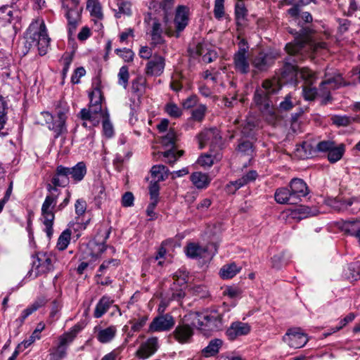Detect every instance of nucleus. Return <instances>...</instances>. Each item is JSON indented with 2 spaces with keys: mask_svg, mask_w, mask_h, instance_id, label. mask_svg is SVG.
<instances>
[{
  "mask_svg": "<svg viewBox=\"0 0 360 360\" xmlns=\"http://www.w3.org/2000/svg\"><path fill=\"white\" fill-rule=\"evenodd\" d=\"M295 37L293 42H290L285 45V50L290 56H295L296 59L292 61L288 59L282 70V77L287 80H292L298 74L306 82L311 85L315 80L314 73L308 68H302L299 69L297 65L298 60H302L305 55H311L318 53L321 50H327L328 44L324 41H315L312 40L308 32H304L302 30Z\"/></svg>",
  "mask_w": 360,
  "mask_h": 360,
  "instance_id": "1",
  "label": "nucleus"
},
{
  "mask_svg": "<svg viewBox=\"0 0 360 360\" xmlns=\"http://www.w3.org/2000/svg\"><path fill=\"white\" fill-rule=\"evenodd\" d=\"M69 169L66 167L59 165L57 167L56 174L51 179V184H48L47 188L51 193L47 195L41 206V221L44 231L50 239L53 234V221L55 215L53 212L57 202V186L65 187L69 184Z\"/></svg>",
  "mask_w": 360,
  "mask_h": 360,
  "instance_id": "2",
  "label": "nucleus"
},
{
  "mask_svg": "<svg viewBox=\"0 0 360 360\" xmlns=\"http://www.w3.org/2000/svg\"><path fill=\"white\" fill-rule=\"evenodd\" d=\"M25 39L24 49H27V53L34 49L37 45L40 56H44L47 53L51 39L42 19L37 18L32 22L27 29Z\"/></svg>",
  "mask_w": 360,
  "mask_h": 360,
  "instance_id": "3",
  "label": "nucleus"
},
{
  "mask_svg": "<svg viewBox=\"0 0 360 360\" xmlns=\"http://www.w3.org/2000/svg\"><path fill=\"white\" fill-rule=\"evenodd\" d=\"M281 86L277 82L265 80L255 93L254 101L270 122L276 120L275 110L271 99V95L278 92Z\"/></svg>",
  "mask_w": 360,
  "mask_h": 360,
  "instance_id": "4",
  "label": "nucleus"
},
{
  "mask_svg": "<svg viewBox=\"0 0 360 360\" xmlns=\"http://www.w3.org/2000/svg\"><path fill=\"white\" fill-rule=\"evenodd\" d=\"M89 98L88 108H83L80 111V117L84 121L83 125L85 127L98 126L108 112L107 109H103V96L100 89L95 88L89 93Z\"/></svg>",
  "mask_w": 360,
  "mask_h": 360,
  "instance_id": "5",
  "label": "nucleus"
},
{
  "mask_svg": "<svg viewBox=\"0 0 360 360\" xmlns=\"http://www.w3.org/2000/svg\"><path fill=\"white\" fill-rule=\"evenodd\" d=\"M57 261V256L52 252H39L32 255L27 277L32 279L53 271L58 267Z\"/></svg>",
  "mask_w": 360,
  "mask_h": 360,
  "instance_id": "6",
  "label": "nucleus"
},
{
  "mask_svg": "<svg viewBox=\"0 0 360 360\" xmlns=\"http://www.w3.org/2000/svg\"><path fill=\"white\" fill-rule=\"evenodd\" d=\"M192 319V325L205 335L222 329L224 323L222 316L217 311L210 313H193L190 315Z\"/></svg>",
  "mask_w": 360,
  "mask_h": 360,
  "instance_id": "7",
  "label": "nucleus"
},
{
  "mask_svg": "<svg viewBox=\"0 0 360 360\" xmlns=\"http://www.w3.org/2000/svg\"><path fill=\"white\" fill-rule=\"evenodd\" d=\"M81 329L79 325H75L68 332L60 335L57 345L50 352L49 360H62L65 359L67 356L68 346L74 340Z\"/></svg>",
  "mask_w": 360,
  "mask_h": 360,
  "instance_id": "8",
  "label": "nucleus"
},
{
  "mask_svg": "<svg viewBox=\"0 0 360 360\" xmlns=\"http://www.w3.org/2000/svg\"><path fill=\"white\" fill-rule=\"evenodd\" d=\"M343 84V79L340 74L335 72H326L325 79L321 82L318 91L321 103L326 104L330 99V90L339 88Z\"/></svg>",
  "mask_w": 360,
  "mask_h": 360,
  "instance_id": "9",
  "label": "nucleus"
},
{
  "mask_svg": "<svg viewBox=\"0 0 360 360\" xmlns=\"http://www.w3.org/2000/svg\"><path fill=\"white\" fill-rule=\"evenodd\" d=\"M79 0H61L62 8L68 22V32L72 34L81 20L82 7L79 6Z\"/></svg>",
  "mask_w": 360,
  "mask_h": 360,
  "instance_id": "10",
  "label": "nucleus"
},
{
  "mask_svg": "<svg viewBox=\"0 0 360 360\" xmlns=\"http://www.w3.org/2000/svg\"><path fill=\"white\" fill-rule=\"evenodd\" d=\"M238 46L233 56V67L236 72L247 74L250 71L249 46L245 39H241Z\"/></svg>",
  "mask_w": 360,
  "mask_h": 360,
  "instance_id": "11",
  "label": "nucleus"
},
{
  "mask_svg": "<svg viewBox=\"0 0 360 360\" xmlns=\"http://www.w3.org/2000/svg\"><path fill=\"white\" fill-rule=\"evenodd\" d=\"M188 8L185 6H179L176 8L174 20L176 27V37H179L180 32L187 26L188 23ZM165 33L169 36L174 35V31L169 27L165 28Z\"/></svg>",
  "mask_w": 360,
  "mask_h": 360,
  "instance_id": "12",
  "label": "nucleus"
},
{
  "mask_svg": "<svg viewBox=\"0 0 360 360\" xmlns=\"http://www.w3.org/2000/svg\"><path fill=\"white\" fill-rule=\"evenodd\" d=\"M328 205L338 211H349L356 213L360 210V199L352 197L348 199L333 198L328 201Z\"/></svg>",
  "mask_w": 360,
  "mask_h": 360,
  "instance_id": "13",
  "label": "nucleus"
},
{
  "mask_svg": "<svg viewBox=\"0 0 360 360\" xmlns=\"http://www.w3.org/2000/svg\"><path fill=\"white\" fill-rule=\"evenodd\" d=\"M283 341L292 348L304 347L308 342V338L299 328L289 329L283 338Z\"/></svg>",
  "mask_w": 360,
  "mask_h": 360,
  "instance_id": "14",
  "label": "nucleus"
},
{
  "mask_svg": "<svg viewBox=\"0 0 360 360\" xmlns=\"http://www.w3.org/2000/svg\"><path fill=\"white\" fill-rule=\"evenodd\" d=\"M94 334L98 342L103 345L108 344L116 338L117 326L112 324L108 326L99 324L94 328Z\"/></svg>",
  "mask_w": 360,
  "mask_h": 360,
  "instance_id": "15",
  "label": "nucleus"
},
{
  "mask_svg": "<svg viewBox=\"0 0 360 360\" xmlns=\"http://www.w3.org/2000/svg\"><path fill=\"white\" fill-rule=\"evenodd\" d=\"M159 348L158 338L151 337L142 342L135 353L140 359H146L152 356Z\"/></svg>",
  "mask_w": 360,
  "mask_h": 360,
  "instance_id": "16",
  "label": "nucleus"
},
{
  "mask_svg": "<svg viewBox=\"0 0 360 360\" xmlns=\"http://www.w3.org/2000/svg\"><path fill=\"white\" fill-rule=\"evenodd\" d=\"M175 324L172 316L169 314H162L153 319L150 323L148 331L151 333L169 330Z\"/></svg>",
  "mask_w": 360,
  "mask_h": 360,
  "instance_id": "17",
  "label": "nucleus"
},
{
  "mask_svg": "<svg viewBox=\"0 0 360 360\" xmlns=\"http://www.w3.org/2000/svg\"><path fill=\"white\" fill-rule=\"evenodd\" d=\"M198 139L200 148H203L208 143L214 147H220L221 145V136L216 128L204 130L198 136Z\"/></svg>",
  "mask_w": 360,
  "mask_h": 360,
  "instance_id": "18",
  "label": "nucleus"
},
{
  "mask_svg": "<svg viewBox=\"0 0 360 360\" xmlns=\"http://www.w3.org/2000/svg\"><path fill=\"white\" fill-rule=\"evenodd\" d=\"M188 273L185 268H181L177 270L173 275L174 287L179 285L181 287L179 290L172 293V299L179 300L184 297L185 293L183 291V288L186 285L188 282Z\"/></svg>",
  "mask_w": 360,
  "mask_h": 360,
  "instance_id": "19",
  "label": "nucleus"
},
{
  "mask_svg": "<svg viewBox=\"0 0 360 360\" xmlns=\"http://www.w3.org/2000/svg\"><path fill=\"white\" fill-rule=\"evenodd\" d=\"M290 190L294 198L296 204L302 200V198L306 197L309 190L307 184L301 179L295 178L290 181Z\"/></svg>",
  "mask_w": 360,
  "mask_h": 360,
  "instance_id": "20",
  "label": "nucleus"
},
{
  "mask_svg": "<svg viewBox=\"0 0 360 360\" xmlns=\"http://www.w3.org/2000/svg\"><path fill=\"white\" fill-rule=\"evenodd\" d=\"M165 66V58L161 56L154 55L146 64V74L148 76H160L163 73Z\"/></svg>",
  "mask_w": 360,
  "mask_h": 360,
  "instance_id": "21",
  "label": "nucleus"
},
{
  "mask_svg": "<svg viewBox=\"0 0 360 360\" xmlns=\"http://www.w3.org/2000/svg\"><path fill=\"white\" fill-rule=\"evenodd\" d=\"M250 331V326L248 323L236 321L231 323L226 334L230 340H233L239 336L248 334Z\"/></svg>",
  "mask_w": 360,
  "mask_h": 360,
  "instance_id": "22",
  "label": "nucleus"
},
{
  "mask_svg": "<svg viewBox=\"0 0 360 360\" xmlns=\"http://www.w3.org/2000/svg\"><path fill=\"white\" fill-rule=\"evenodd\" d=\"M173 335L179 343H188L193 335V329L188 324H179L174 330Z\"/></svg>",
  "mask_w": 360,
  "mask_h": 360,
  "instance_id": "23",
  "label": "nucleus"
},
{
  "mask_svg": "<svg viewBox=\"0 0 360 360\" xmlns=\"http://www.w3.org/2000/svg\"><path fill=\"white\" fill-rule=\"evenodd\" d=\"M210 246L202 247L198 243H188L186 248V252L188 257L192 259L196 258H211L212 256L208 253Z\"/></svg>",
  "mask_w": 360,
  "mask_h": 360,
  "instance_id": "24",
  "label": "nucleus"
},
{
  "mask_svg": "<svg viewBox=\"0 0 360 360\" xmlns=\"http://www.w3.org/2000/svg\"><path fill=\"white\" fill-rule=\"evenodd\" d=\"M275 56L271 53L260 52L253 60V66L259 71L266 70L274 63Z\"/></svg>",
  "mask_w": 360,
  "mask_h": 360,
  "instance_id": "25",
  "label": "nucleus"
},
{
  "mask_svg": "<svg viewBox=\"0 0 360 360\" xmlns=\"http://www.w3.org/2000/svg\"><path fill=\"white\" fill-rule=\"evenodd\" d=\"M86 202L83 199H78L75 204V212L78 215V217L76 219L77 221L73 223L71 226L74 230L77 231L79 229L84 230L86 227V224H88L89 219L86 220V222H82L79 221V217L84 215L86 210Z\"/></svg>",
  "mask_w": 360,
  "mask_h": 360,
  "instance_id": "26",
  "label": "nucleus"
},
{
  "mask_svg": "<svg viewBox=\"0 0 360 360\" xmlns=\"http://www.w3.org/2000/svg\"><path fill=\"white\" fill-rule=\"evenodd\" d=\"M190 179L193 184L198 189L207 188L212 181V178L207 174L201 172L192 173Z\"/></svg>",
  "mask_w": 360,
  "mask_h": 360,
  "instance_id": "27",
  "label": "nucleus"
},
{
  "mask_svg": "<svg viewBox=\"0 0 360 360\" xmlns=\"http://www.w3.org/2000/svg\"><path fill=\"white\" fill-rule=\"evenodd\" d=\"M258 176L257 172L255 170H250L241 178L237 179L235 181L231 182L230 184L227 185L229 191H231V186H234V191L239 189L245 185L254 181Z\"/></svg>",
  "mask_w": 360,
  "mask_h": 360,
  "instance_id": "28",
  "label": "nucleus"
},
{
  "mask_svg": "<svg viewBox=\"0 0 360 360\" xmlns=\"http://www.w3.org/2000/svg\"><path fill=\"white\" fill-rule=\"evenodd\" d=\"M174 4V0H150V7L155 8L159 5L160 8L164 11L165 16L163 20L165 25L168 22V15L171 13Z\"/></svg>",
  "mask_w": 360,
  "mask_h": 360,
  "instance_id": "29",
  "label": "nucleus"
},
{
  "mask_svg": "<svg viewBox=\"0 0 360 360\" xmlns=\"http://www.w3.org/2000/svg\"><path fill=\"white\" fill-rule=\"evenodd\" d=\"M113 300L108 296H103L96 305L94 316L96 319L102 317L112 304Z\"/></svg>",
  "mask_w": 360,
  "mask_h": 360,
  "instance_id": "30",
  "label": "nucleus"
},
{
  "mask_svg": "<svg viewBox=\"0 0 360 360\" xmlns=\"http://www.w3.org/2000/svg\"><path fill=\"white\" fill-rule=\"evenodd\" d=\"M275 200L279 204L296 205L290 189L287 188H278L274 194Z\"/></svg>",
  "mask_w": 360,
  "mask_h": 360,
  "instance_id": "31",
  "label": "nucleus"
},
{
  "mask_svg": "<svg viewBox=\"0 0 360 360\" xmlns=\"http://www.w3.org/2000/svg\"><path fill=\"white\" fill-rule=\"evenodd\" d=\"M69 175L75 182L82 181L86 174V167L84 162H79L72 167H68Z\"/></svg>",
  "mask_w": 360,
  "mask_h": 360,
  "instance_id": "32",
  "label": "nucleus"
},
{
  "mask_svg": "<svg viewBox=\"0 0 360 360\" xmlns=\"http://www.w3.org/2000/svg\"><path fill=\"white\" fill-rule=\"evenodd\" d=\"M340 229L344 233L357 238L359 233H360V220L344 221Z\"/></svg>",
  "mask_w": 360,
  "mask_h": 360,
  "instance_id": "33",
  "label": "nucleus"
},
{
  "mask_svg": "<svg viewBox=\"0 0 360 360\" xmlns=\"http://www.w3.org/2000/svg\"><path fill=\"white\" fill-rule=\"evenodd\" d=\"M316 152V146H313L309 141H304L296 149L297 155L302 159L309 158L314 155Z\"/></svg>",
  "mask_w": 360,
  "mask_h": 360,
  "instance_id": "34",
  "label": "nucleus"
},
{
  "mask_svg": "<svg viewBox=\"0 0 360 360\" xmlns=\"http://www.w3.org/2000/svg\"><path fill=\"white\" fill-rule=\"evenodd\" d=\"M242 269L241 266H238L236 263L232 262L224 265L219 271L220 276L224 279H229L234 277Z\"/></svg>",
  "mask_w": 360,
  "mask_h": 360,
  "instance_id": "35",
  "label": "nucleus"
},
{
  "mask_svg": "<svg viewBox=\"0 0 360 360\" xmlns=\"http://www.w3.org/2000/svg\"><path fill=\"white\" fill-rule=\"evenodd\" d=\"M162 29L161 24L158 20H155L152 25L150 31V36L152 44L154 45H159L164 43L165 40L162 36Z\"/></svg>",
  "mask_w": 360,
  "mask_h": 360,
  "instance_id": "36",
  "label": "nucleus"
},
{
  "mask_svg": "<svg viewBox=\"0 0 360 360\" xmlns=\"http://www.w3.org/2000/svg\"><path fill=\"white\" fill-rule=\"evenodd\" d=\"M196 54L202 56V60L206 63H210L217 58V53L213 50H208L204 45L199 44L196 47Z\"/></svg>",
  "mask_w": 360,
  "mask_h": 360,
  "instance_id": "37",
  "label": "nucleus"
},
{
  "mask_svg": "<svg viewBox=\"0 0 360 360\" xmlns=\"http://www.w3.org/2000/svg\"><path fill=\"white\" fill-rule=\"evenodd\" d=\"M154 181L160 182L165 180L169 176V169L162 165H154L150 170Z\"/></svg>",
  "mask_w": 360,
  "mask_h": 360,
  "instance_id": "38",
  "label": "nucleus"
},
{
  "mask_svg": "<svg viewBox=\"0 0 360 360\" xmlns=\"http://www.w3.org/2000/svg\"><path fill=\"white\" fill-rule=\"evenodd\" d=\"M221 345L222 341L220 339L212 340L210 342L208 345L202 349V353L205 357L214 356L219 352Z\"/></svg>",
  "mask_w": 360,
  "mask_h": 360,
  "instance_id": "39",
  "label": "nucleus"
},
{
  "mask_svg": "<svg viewBox=\"0 0 360 360\" xmlns=\"http://www.w3.org/2000/svg\"><path fill=\"white\" fill-rule=\"evenodd\" d=\"M345 151V146L340 144L336 146L335 144L332 149L328 153V160L330 163H335L339 161L343 156Z\"/></svg>",
  "mask_w": 360,
  "mask_h": 360,
  "instance_id": "40",
  "label": "nucleus"
},
{
  "mask_svg": "<svg viewBox=\"0 0 360 360\" xmlns=\"http://www.w3.org/2000/svg\"><path fill=\"white\" fill-rule=\"evenodd\" d=\"M86 9L89 11L91 16L98 19H102L103 14L102 7L98 0H88L86 3Z\"/></svg>",
  "mask_w": 360,
  "mask_h": 360,
  "instance_id": "41",
  "label": "nucleus"
},
{
  "mask_svg": "<svg viewBox=\"0 0 360 360\" xmlns=\"http://www.w3.org/2000/svg\"><path fill=\"white\" fill-rule=\"evenodd\" d=\"M345 277L353 281L360 280V262L351 263L345 273Z\"/></svg>",
  "mask_w": 360,
  "mask_h": 360,
  "instance_id": "42",
  "label": "nucleus"
},
{
  "mask_svg": "<svg viewBox=\"0 0 360 360\" xmlns=\"http://www.w3.org/2000/svg\"><path fill=\"white\" fill-rule=\"evenodd\" d=\"M71 234L72 232L70 229L64 230L60 233L56 244V248L58 250L63 251L68 248L70 242Z\"/></svg>",
  "mask_w": 360,
  "mask_h": 360,
  "instance_id": "43",
  "label": "nucleus"
},
{
  "mask_svg": "<svg viewBox=\"0 0 360 360\" xmlns=\"http://www.w3.org/2000/svg\"><path fill=\"white\" fill-rule=\"evenodd\" d=\"M146 88V79L143 76H138L131 83V89L134 93L142 95Z\"/></svg>",
  "mask_w": 360,
  "mask_h": 360,
  "instance_id": "44",
  "label": "nucleus"
},
{
  "mask_svg": "<svg viewBox=\"0 0 360 360\" xmlns=\"http://www.w3.org/2000/svg\"><path fill=\"white\" fill-rule=\"evenodd\" d=\"M118 81L117 83L119 85L122 86L124 89H127L128 86L129 79V68L127 65L122 66L117 74Z\"/></svg>",
  "mask_w": 360,
  "mask_h": 360,
  "instance_id": "45",
  "label": "nucleus"
},
{
  "mask_svg": "<svg viewBox=\"0 0 360 360\" xmlns=\"http://www.w3.org/2000/svg\"><path fill=\"white\" fill-rule=\"evenodd\" d=\"M183 154V150L176 152L174 148L162 153L163 157L165 158V162L169 165H173L176 162Z\"/></svg>",
  "mask_w": 360,
  "mask_h": 360,
  "instance_id": "46",
  "label": "nucleus"
},
{
  "mask_svg": "<svg viewBox=\"0 0 360 360\" xmlns=\"http://www.w3.org/2000/svg\"><path fill=\"white\" fill-rule=\"evenodd\" d=\"M117 6V11L115 13L116 18H119L121 17L122 15H131V4L129 2L123 0H118Z\"/></svg>",
  "mask_w": 360,
  "mask_h": 360,
  "instance_id": "47",
  "label": "nucleus"
},
{
  "mask_svg": "<svg viewBox=\"0 0 360 360\" xmlns=\"http://www.w3.org/2000/svg\"><path fill=\"white\" fill-rule=\"evenodd\" d=\"M167 250L164 247H160L157 252V255L155 257H149L146 259L144 263V266H146L148 264L155 263L158 262V264L162 266L164 264V261L162 260L166 255Z\"/></svg>",
  "mask_w": 360,
  "mask_h": 360,
  "instance_id": "48",
  "label": "nucleus"
},
{
  "mask_svg": "<svg viewBox=\"0 0 360 360\" xmlns=\"http://www.w3.org/2000/svg\"><path fill=\"white\" fill-rule=\"evenodd\" d=\"M354 120V118L347 115H333L331 117L333 124L338 127H347L351 124Z\"/></svg>",
  "mask_w": 360,
  "mask_h": 360,
  "instance_id": "49",
  "label": "nucleus"
},
{
  "mask_svg": "<svg viewBox=\"0 0 360 360\" xmlns=\"http://www.w3.org/2000/svg\"><path fill=\"white\" fill-rule=\"evenodd\" d=\"M101 121L103 122V130L104 135L108 138L112 137L114 134V129L112 124L109 120V114L108 112H105V115L103 118L101 119Z\"/></svg>",
  "mask_w": 360,
  "mask_h": 360,
  "instance_id": "50",
  "label": "nucleus"
},
{
  "mask_svg": "<svg viewBox=\"0 0 360 360\" xmlns=\"http://www.w3.org/2000/svg\"><path fill=\"white\" fill-rule=\"evenodd\" d=\"M94 193L95 195L94 199L97 206L100 207L103 200L105 199V188L99 184L94 186Z\"/></svg>",
  "mask_w": 360,
  "mask_h": 360,
  "instance_id": "51",
  "label": "nucleus"
},
{
  "mask_svg": "<svg viewBox=\"0 0 360 360\" xmlns=\"http://www.w3.org/2000/svg\"><path fill=\"white\" fill-rule=\"evenodd\" d=\"M148 319V318L147 316H143L137 319L131 321V330L134 333L140 331L143 328V327L146 324Z\"/></svg>",
  "mask_w": 360,
  "mask_h": 360,
  "instance_id": "52",
  "label": "nucleus"
},
{
  "mask_svg": "<svg viewBox=\"0 0 360 360\" xmlns=\"http://www.w3.org/2000/svg\"><path fill=\"white\" fill-rule=\"evenodd\" d=\"M207 108L205 105H199L192 110L191 118L198 122H200L203 120Z\"/></svg>",
  "mask_w": 360,
  "mask_h": 360,
  "instance_id": "53",
  "label": "nucleus"
},
{
  "mask_svg": "<svg viewBox=\"0 0 360 360\" xmlns=\"http://www.w3.org/2000/svg\"><path fill=\"white\" fill-rule=\"evenodd\" d=\"M166 112L172 117H179L182 114L181 109L173 103H169L165 105Z\"/></svg>",
  "mask_w": 360,
  "mask_h": 360,
  "instance_id": "54",
  "label": "nucleus"
},
{
  "mask_svg": "<svg viewBox=\"0 0 360 360\" xmlns=\"http://www.w3.org/2000/svg\"><path fill=\"white\" fill-rule=\"evenodd\" d=\"M115 53L117 55L121 57L124 60V62H131L134 59V53L129 49H117L115 50Z\"/></svg>",
  "mask_w": 360,
  "mask_h": 360,
  "instance_id": "55",
  "label": "nucleus"
},
{
  "mask_svg": "<svg viewBox=\"0 0 360 360\" xmlns=\"http://www.w3.org/2000/svg\"><path fill=\"white\" fill-rule=\"evenodd\" d=\"M176 141V133L170 130L165 136L162 137L161 143L166 147L174 148Z\"/></svg>",
  "mask_w": 360,
  "mask_h": 360,
  "instance_id": "56",
  "label": "nucleus"
},
{
  "mask_svg": "<svg viewBox=\"0 0 360 360\" xmlns=\"http://www.w3.org/2000/svg\"><path fill=\"white\" fill-rule=\"evenodd\" d=\"M65 126V117L64 115L62 113H59L58 120L56 121L52 125H49V128L50 129L54 130L57 134H60Z\"/></svg>",
  "mask_w": 360,
  "mask_h": 360,
  "instance_id": "57",
  "label": "nucleus"
},
{
  "mask_svg": "<svg viewBox=\"0 0 360 360\" xmlns=\"http://www.w3.org/2000/svg\"><path fill=\"white\" fill-rule=\"evenodd\" d=\"M224 0H215L214 1V17L219 20L224 15Z\"/></svg>",
  "mask_w": 360,
  "mask_h": 360,
  "instance_id": "58",
  "label": "nucleus"
},
{
  "mask_svg": "<svg viewBox=\"0 0 360 360\" xmlns=\"http://www.w3.org/2000/svg\"><path fill=\"white\" fill-rule=\"evenodd\" d=\"M238 150L242 155L252 156L253 152L252 143L248 141L240 143L238 146Z\"/></svg>",
  "mask_w": 360,
  "mask_h": 360,
  "instance_id": "59",
  "label": "nucleus"
},
{
  "mask_svg": "<svg viewBox=\"0 0 360 360\" xmlns=\"http://www.w3.org/2000/svg\"><path fill=\"white\" fill-rule=\"evenodd\" d=\"M305 100L313 101L316 96H319L318 91L315 88L304 86L302 91Z\"/></svg>",
  "mask_w": 360,
  "mask_h": 360,
  "instance_id": "60",
  "label": "nucleus"
},
{
  "mask_svg": "<svg viewBox=\"0 0 360 360\" xmlns=\"http://www.w3.org/2000/svg\"><path fill=\"white\" fill-rule=\"evenodd\" d=\"M335 144V143L333 141H320L316 146V151L328 153Z\"/></svg>",
  "mask_w": 360,
  "mask_h": 360,
  "instance_id": "61",
  "label": "nucleus"
},
{
  "mask_svg": "<svg viewBox=\"0 0 360 360\" xmlns=\"http://www.w3.org/2000/svg\"><path fill=\"white\" fill-rule=\"evenodd\" d=\"M198 162L203 167H210L214 164V158L210 154H204L198 158Z\"/></svg>",
  "mask_w": 360,
  "mask_h": 360,
  "instance_id": "62",
  "label": "nucleus"
},
{
  "mask_svg": "<svg viewBox=\"0 0 360 360\" xmlns=\"http://www.w3.org/2000/svg\"><path fill=\"white\" fill-rule=\"evenodd\" d=\"M355 317H356V316L354 313H349L344 319L340 320V326L335 327V328L332 329V331L330 333V334L340 330L344 326H345L347 323H349V322H352L355 319Z\"/></svg>",
  "mask_w": 360,
  "mask_h": 360,
  "instance_id": "63",
  "label": "nucleus"
},
{
  "mask_svg": "<svg viewBox=\"0 0 360 360\" xmlns=\"http://www.w3.org/2000/svg\"><path fill=\"white\" fill-rule=\"evenodd\" d=\"M160 186L158 182L154 181L150 182L149 186V193L150 196V200L158 201Z\"/></svg>",
  "mask_w": 360,
  "mask_h": 360,
  "instance_id": "64",
  "label": "nucleus"
}]
</instances>
